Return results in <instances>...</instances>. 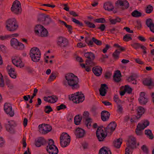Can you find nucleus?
Wrapping results in <instances>:
<instances>
[{"label": "nucleus", "instance_id": "1", "mask_svg": "<svg viewBox=\"0 0 154 154\" xmlns=\"http://www.w3.org/2000/svg\"><path fill=\"white\" fill-rule=\"evenodd\" d=\"M66 80L63 81V84L67 86L68 85L72 89H76L79 87V79L77 76L73 74L70 73L65 75Z\"/></svg>", "mask_w": 154, "mask_h": 154}, {"label": "nucleus", "instance_id": "2", "mask_svg": "<svg viewBox=\"0 0 154 154\" xmlns=\"http://www.w3.org/2000/svg\"><path fill=\"white\" fill-rule=\"evenodd\" d=\"M29 55L32 61L34 62H38L40 59L41 53L38 48L33 47L31 49Z\"/></svg>", "mask_w": 154, "mask_h": 154}, {"label": "nucleus", "instance_id": "3", "mask_svg": "<svg viewBox=\"0 0 154 154\" xmlns=\"http://www.w3.org/2000/svg\"><path fill=\"white\" fill-rule=\"evenodd\" d=\"M6 27L8 31L13 32L17 29L18 25L15 18L9 19L7 21Z\"/></svg>", "mask_w": 154, "mask_h": 154}, {"label": "nucleus", "instance_id": "4", "mask_svg": "<svg viewBox=\"0 0 154 154\" xmlns=\"http://www.w3.org/2000/svg\"><path fill=\"white\" fill-rule=\"evenodd\" d=\"M48 144L46 148L49 154H58V149L57 147L54 145V142L52 139H49Z\"/></svg>", "mask_w": 154, "mask_h": 154}, {"label": "nucleus", "instance_id": "5", "mask_svg": "<svg viewBox=\"0 0 154 154\" xmlns=\"http://www.w3.org/2000/svg\"><path fill=\"white\" fill-rule=\"evenodd\" d=\"M60 143L62 147H66L68 145L70 141V137L66 133H63L60 137Z\"/></svg>", "mask_w": 154, "mask_h": 154}, {"label": "nucleus", "instance_id": "6", "mask_svg": "<svg viewBox=\"0 0 154 154\" xmlns=\"http://www.w3.org/2000/svg\"><path fill=\"white\" fill-rule=\"evenodd\" d=\"M11 11L16 14H19L21 13V4L18 1L16 0L13 2L11 8Z\"/></svg>", "mask_w": 154, "mask_h": 154}, {"label": "nucleus", "instance_id": "7", "mask_svg": "<svg viewBox=\"0 0 154 154\" xmlns=\"http://www.w3.org/2000/svg\"><path fill=\"white\" fill-rule=\"evenodd\" d=\"M40 132L43 134H45L51 131L52 127L48 124H42L38 126Z\"/></svg>", "mask_w": 154, "mask_h": 154}, {"label": "nucleus", "instance_id": "8", "mask_svg": "<svg viewBox=\"0 0 154 154\" xmlns=\"http://www.w3.org/2000/svg\"><path fill=\"white\" fill-rule=\"evenodd\" d=\"M105 131L102 129L101 127H99L97 128L96 132V136L98 139L100 141H103L107 136V134H105Z\"/></svg>", "mask_w": 154, "mask_h": 154}, {"label": "nucleus", "instance_id": "9", "mask_svg": "<svg viewBox=\"0 0 154 154\" xmlns=\"http://www.w3.org/2000/svg\"><path fill=\"white\" fill-rule=\"evenodd\" d=\"M57 43L58 46L63 48L68 45L69 42L66 38L60 36L58 38Z\"/></svg>", "mask_w": 154, "mask_h": 154}, {"label": "nucleus", "instance_id": "10", "mask_svg": "<svg viewBox=\"0 0 154 154\" xmlns=\"http://www.w3.org/2000/svg\"><path fill=\"white\" fill-rule=\"evenodd\" d=\"M127 142L128 143H126V145L128 147H130L132 149L136 148V140L134 137L132 136H129Z\"/></svg>", "mask_w": 154, "mask_h": 154}, {"label": "nucleus", "instance_id": "11", "mask_svg": "<svg viewBox=\"0 0 154 154\" xmlns=\"http://www.w3.org/2000/svg\"><path fill=\"white\" fill-rule=\"evenodd\" d=\"M117 126V124L115 122H110L107 126L104 128L106 133H109L111 134L115 130Z\"/></svg>", "mask_w": 154, "mask_h": 154}, {"label": "nucleus", "instance_id": "12", "mask_svg": "<svg viewBox=\"0 0 154 154\" xmlns=\"http://www.w3.org/2000/svg\"><path fill=\"white\" fill-rule=\"evenodd\" d=\"M4 110L5 112L8 114L11 117H13L14 114V111L12 109L11 105L9 103H6L4 105Z\"/></svg>", "mask_w": 154, "mask_h": 154}, {"label": "nucleus", "instance_id": "13", "mask_svg": "<svg viewBox=\"0 0 154 154\" xmlns=\"http://www.w3.org/2000/svg\"><path fill=\"white\" fill-rule=\"evenodd\" d=\"M139 103L142 105H145L148 102V99L144 92H141L140 94V97L138 99Z\"/></svg>", "mask_w": 154, "mask_h": 154}, {"label": "nucleus", "instance_id": "14", "mask_svg": "<svg viewBox=\"0 0 154 154\" xmlns=\"http://www.w3.org/2000/svg\"><path fill=\"white\" fill-rule=\"evenodd\" d=\"M94 60H86L85 62L86 66L85 70L86 71H90L91 67L96 65V63L94 62Z\"/></svg>", "mask_w": 154, "mask_h": 154}, {"label": "nucleus", "instance_id": "15", "mask_svg": "<svg viewBox=\"0 0 154 154\" xmlns=\"http://www.w3.org/2000/svg\"><path fill=\"white\" fill-rule=\"evenodd\" d=\"M13 64L17 67H19L20 68L24 66V64L22 63L21 59L20 57L15 56L12 60Z\"/></svg>", "mask_w": 154, "mask_h": 154}, {"label": "nucleus", "instance_id": "16", "mask_svg": "<svg viewBox=\"0 0 154 154\" xmlns=\"http://www.w3.org/2000/svg\"><path fill=\"white\" fill-rule=\"evenodd\" d=\"M47 141L42 137H38L35 140V145L36 147H39L41 145H45L47 143Z\"/></svg>", "mask_w": 154, "mask_h": 154}, {"label": "nucleus", "instance_id": "17", "mask_svg": "<svg viewBox=\"0 0 154 154\" xmlns=\"http://www.w3.org/2000/svg\"><path fill=\"white\" fill-rule=\"evenodd\" d=\"M108 89V86L106 84H101L99 89L100 94L102 96H105L107 92L106 89Z\"/></svg>", "mask_w": 154, "mask_h": 154}, {"label": "nucleus", "instance_id": "18", "mask_svg": "<svg viewBox=\"0 0 154 154\" xmlns=\"http://www.w3.org/2000/svg\"><path fill=\"white\" fill-rule=\"evenodd\" d=\"M75 134L77 138H80L83 137L85 134V131L80 128H78L75 130Z\"/></svg>", "mask_w": 154, "mask_h": 154}, {"label": "nucleus", "instance_id": "19", "mask_svg": "<svg viewBox=\"0 0 154 154\" xmlns=\"http://www.w3.org/2000/svg\"><path fill=\"white\" fill-rule=\"evenodd\" d=\"M117 4L122 6L123 9H127L129 7V4L126 0H118L116 2V5Z\"/></svg>", "mask_w": 154, "mask_h": 154}, {"label": "nucleus", "instance_id": "20", "mask_svg": "<svg viewBox=\"0 0 154 154\" xmlns=\"http://www.w3.org/2000/svg\"><path fill=\"white\" fill-rule=\"evenodd\" d=\"M110 114L107 111L104 110L102 111L101 113V117L102 120L106 121L109 119Z\"/></svg>", "mask_w": 154, "mask_h": 154}, {"label": "nucleus", "instance_id": "21", "mask_svg": "<svg viewBox=\"0 0 154 154\" xmlns=\"http://www.w3.org/2000/svg\"><path fill=\"white\" fill-rule=\"evenodd\" d=\"M92 70L96 75L99 76L102 73V69L101 67L97 66L93 67Z\"/></svg>", "mask_w": 154, "mask_h": 154}, {"label": "nucleus", "instance_id": "22", "mask_svg": "<svg viewBox=\"0 0 154 154\" xmlns=\"http://www.w3.org/2000/svg\"><path fill=\"white\" fill-rule=\"evenodd\" d=\"M7 69L11 77L14 79L16 78V75L14 71L15 69L14 68H12L11 66L8 65L7 67Z\"/></svg>", "mask_w": 154, "mask_h": 154}, {"label": "nucleus", "instance_id": "23", "mask_svg": "<svg viewBox=\"0 0 154 154\" xmlns=\"http://www.w3.org/2000/svg\"><path fill=\"white\" fill-rule=\"evenodd\" d=\"M103 8L106 10L112 11L114 9L112 4L110 2H106L104 4Z\"/></svg>", "mask_w": 154, "mask_h": 154}, {"label": "nucleus", "instance_id": "24", "mask_svg": "<svg viewBox=\"0 0 154 154\" xmlns=\"http://www.w3.org/2000/svg\"><path fill=\"white\" fill-rule=\"evenodd\" d=\"M146 26L149 27L150 30L154 33V23H153L152 20L151 19H147L146 22Z\"/></svg>", "mask_w": 154, "mask_h": 154}, {"label": "nucleus", "instance_id": "25", "mask_svg": "<svg viewBox=\"0 0 154 154\" xmlns=\"http://www.w3.org/2000/svg\"><path fill=\"white\" fill-rule=\"evenodd\" d=\"M121 74L120 71L117 70L116 72L114 73L113 76V78L115 82H119L121 80Z\"/></svg>", "mask_w": 154, "mask_h": 154}, {"label": "nucleus", "instance_id": "26", "mask_svg": "<svg viewBox=\"0 0 154 154\" xmlns=\"http://www.w3.org/2000/svg\"><path fill=\"white\" fill-rule=\"evenodd\" d=\"M149 122L148 120H146L143 124L138 123L136 128L141 131L143 130L145 128L149 126Z\"/></svg>", "mask_w": 154, "mask_h": 154}, {"label": "nucleus", "instance_id": "27", "mask_svg": "<svg viewBox=\"0 0 154 154\" xmlns=\"http://www.w3.org/2000/svg\"><path fill=\"white\" fill-rule=\"evenodd\" d=\"M143 83L144 85L148 86H152L153 87L154 86L152 79L151 78L145 79L143 81Z\"/></svg>", "mask_w": 154, "mask_h": 154}, {"label": "nucleus", "instance_id": "28", "mask_svg": "<svg viewBox=\"0 0 154 154\" xmlns=\"http://www.w3.org/2000/svg\"><path fill=\"white\" fill-rule=\"evenodd\" d=\"M85 57L87 58V60H94L95 56L94 54L91 52H87L84 54Z\"/></svg>", "mask_w": 154, "mask_h": 154}, {"label": "nucleus", "instance_id": "29", "mask_svg": "<svg viewBox=\"0 0 154 154\" xmlns=\"http://www.w3.org/2000/svg\"><path fill=\"white\" fill-rule=\"evenodd\" d=\"M145 110L144 108L142 106H139L137 109V118L138 119L140 118L141 116L145 112Z\"/></svg>", "mask_w": 154, "mask_h": 154}, {"label": "nucleus", "instance_id": "30", "mask_svg": "<svg viewBox=\"0 0 154 154\" xmlns=\"http://www.w3.org/2000/svg\"><path fill=\"white\" fill-rule=\"evenodd\" d=\"M43 28L44 27L42 25L40 24L37 25L35 28V33L37 35L39 34Z\"/></svg>", "mask_w": 154, "mask_h": 154}, {"label": "nucleus", "instance_id": "31", "mask_svg": "<svg viewBox=\"0 0 154 154\" xmlns=\"http://www.w3.org/2000/svg\"><path fill=\"white\" fill-rule=\"evenodd\" d=\"M107 148L105 147L101 148L99 151V154H112L110 150H107Z\"/></svg>", "mask_w": 154, "mask_h": 154}, {"label": "nucleus", "instance_id": "32", "mask_svg": "<svg viewBox=\"0 0 154 154\" xmlns=\"http://www.w3.org/2000/svg\"><path fill=\"white\" fill-rule=\"evenodd\" d=\"M9 124L5 125V127L7 131L11 134L14 133V130L12 127V125H11L9 121H8Z\"/></svg>", "mask_w": 154, "mask_h": 154}, {"label": "nucleus", "instance_id": "33", "mask_svg": "<svg viewBox=\"0 0 154 154\" xmlns=\"http://www.w3.org/2000/svg\"><path fill=\"white\" fill-rule=\"evenodd\" d=\"M122 139L119 138L117 139L116 141H114L113 142L114 146L117 148H119L122 143Z\"/></svg>", "mask_w": 154, "mask_h": 154}, {"label": "nucleus", "instance_id": "34", "mask_svg": "<svg viewBox=\"0 0 154 154\" xmlns=\"http://www.w3.org/2000/svg\"><path fill=\"white\" fill-rule=\"evenodd\" d=\"M122 18L117 17L116 18L109 19V21L113 25L117 23H120L121 21Z\"/></svg>", "mask_w": 154, "mask_h": 154}, {"label": "nucleus", "instance_id": "35", "mask_svg": "<svg viewBox=\"0 0 154 154\" xmlns=\"http://www.w3.org/2000/svg\"><path fill=\"white\" fill-rule=\"evenodd\" d=\"M19 42L17 39L15 38H12L10 41L11 45L15 48H17Z\"/></svg>", "mask_w": 154, "mask_h": 154}, {"label": "nucleus", "instance_id": "36", "mask_svg": "<svg viewBox=\"0 0 154 154\" xmlns=\"http://www.w3.org/2000/svg\"><path fill=\"white\" fill-rule=\"evenodd\" d=\"M82 119V117H80L79 115L76 116L74 118V122L75 125H79Z\"/></svg>", "mask_w": 154, "mask_h": 154}, {"label": "nucleus", "instance_id": "37", "mask_svg": "<svg viewBox=\"0 0 154 154\" xmlns=\"http://www.w3.org/2000/svg\"><path fill=\"white\" fill-rule=\"evenodd\" d=\"M52 22V19L48 15H46L43 24L45 25H48Z\"/></svg>", "mask_w": 154, "mask_h": 154}, {"label": "nucleus", "instance_id": "38", "mask_svg": "<svg viewBox=\"0 0 154 154\" xmlns=\"http://www.w3.org/2000/svg\"><path fill=\"white\" fill-rule=\"evenodd\" d=\"M132 16L135 17H141L142 15V13L137 10H135L131 13Z\"/></svg>", "mask_w": 154, "mask_h": 154}, {"label": "nucleus", "instance_id": "39", "mask_svg": "<svg viewBox=\"0 0 154 154\" xmlns=\"http://www.w3.org/2000/svg\"><path fill=\"white\" fill-rule=\"evenodd\" d=\"M92 119L90 118H86L85 119V124L86 126L89 128H90L91 126Z\"/></svg>", "mask_w": 154, "mask_h": 154}, {"label": "nucleus", "instance_id": "40", "mask_svg": "<svg viewBox=\"0 0 154 154\" xmlns=\"http://www.w3.org/2000/svg\"><path fill=\"white\" fill-rule=\"evenodd\" d=\"M40 35L42 37H46L48 36V32L45 28L44 27L43 29L41 31V32L40 33Z\"/></svg>", "mask_w": 154, "mask_h": 154}, {"label": "nucleus", "instance_id": "41", "mask_svg": "<svg viewBox=\"0 0 154 154\" xmlns=\"http://www.w3.org/2000/svg\"><path fill=\"white\" fill-rule=\"evenodd\" d=\"M46 15V14H42L39 15L38 18V21L40 22L44 21Z\"/></svg>", "mask_w": 154, "mask_h": 154}, {"label": "nucleus", "instance_id": "42", "mask_svg": "<svg viewBox=\"0 0 154 154\" xmlns=\"http://www.w3.org/2000/svg\"><path fill=\"white\" fill-rule=\"evenodd\" d=\"M131 35L130 34H127L124 35L123 38V40L125 42H128L129 41L132 40V38L131 37Z\"/></svg>", "mask_w": 154, "mask_h": 154}, {"label": "nucleus", "instance_id": "43", "mask_svg": "<svg viewBox=\"0 0 154 154\" xmlns=\"http://www.w3.org/2000/svg\"><path fill=\"white\" fill-rule=\"evenodd\" d=\"M131 45L135 49H137L139 48H141V46H143L142 45H141L140 44L136 42L131 44Z\"/></svg>", "mask_w": 154, "mask_h": 154}, {"label": "nucleus", "instance_id": "44", "mask_svg": "<svg viewBox=\"0 0 154 154\" xmlns=\"http://www.w3.org/2000/svg\"><path fill=\"white\" fill-rule=\"evenodd\" d=\"M120 52V51H118V50H116L112 54V57L116 59H118Z\"/></svg>", "mask_w": 154, "mask_h": 154}, {"label": "nucleus", "instance_id": "45", "mask_svg": "<svg viewBox=\"0 0 154 154\" xmlns=\"http://www.w3.org/2000/svg\"><path fill=\"white\" fill-rule=\"evenodd\" d=\"M85 23L87 25V26L91 28H94L95 27V25L94 24L88 21V20L85 21Z\"/></svg>", "mask_w": 154, "mask_h": 154}, {"label": "nucleus", "instance_id": "46", "mask_svg": "<svg viewBox=\"0 0 154 154\" xmlns=\"http://www.w3.org/2000/svg\"><path fill=\"white\" fill-rule=\"evenodd\" d=\"M124 89L126 92H127L128 94H130L132 92V88L130 87L128 85H125Z\"/></svg>", "mask_w": 154, "mask_h": 154}, {"label": "nucleus", "instance_id": "47", "mask_svg": "<svg viewBox=\"0 0 154 154\" xmlns=\"http://www.w3.org/2000/svg\"><path fill=\"white\" fill-rule=\"evenodd\" d=\"M44 111L48 114H49L51 112L53 111V110L50 106H47L45 107Z\"/></svg>", "mask_w": 154, "mask_h": 154}, {"label": "nucleus", "instance_id": "48", "mask_svg": "<svg viewBox=\"0 0 154 154\" xmlns=\"http://www.w3.org/2000/svg\"><path fill=\"white\" fill-rule=\"evenodd\" d=\"M153 10V8L151 5H148L146 8V12L147 14H150L152 12Z\"/></svg>", "mask_w": 154, "mask_h": 154}, {"label": "nucleus", "instance_id": "49", "mask_svg": "<svg viewBox=\"0 0 154 154\" xmlns=\"http://www.w3.org/2000/svg\"><path fill=\"white\" fill-rule=\"evenodd\" d=\"M72 22L78 24L79 26H83L82 23L79 20H77L76 19L72 18Z\"/></svg>", "mask_w": 154, "mask_h": 154}, {"label": "nucleus", "instance_id": "50", "mask_svg": "<svg viewBox=\"0 0 154 154\" xmlns=\"http://www.w3.org/2000/svg\"><path fill=\"white\" fill-rule=\"evenodd\" d=\"M92 40H93L94 43L97 45H101L102 44L101 41L96 39L94 37H93L92 38Z\"/></svg>", "mask_w": 154, "mask_h": 154}, {"label": "nucleus", "instance_id": "51", "mask_svg": "<svg viewBox=\"0 0 154 154\" xmlns=\"http://www.w3.org/2000/svg\"><path fill=\"white\" fill-rule=\"evenodd\" d=\"M85 99L84 95L83 94H80L79 96H78V101L80 102H82Z\"/></svg>", "mask_w": 154, "mask_h": 154}, {"label": "nucleus", "instance_id": "52", "mask_svg": "<svg viewBox=\"0 0 154 154\" xmlns=\"http://www.w3.org/2000/svg\"><path fill=\"white\" fill-rule=\"evenodd\" d=\"M50 97H51L50 98H51L52 100H51V103H54L56 102L58 100V98L56 96L52 95L50 96Z\"/></svg>", "mask_w": 154, "mask_h": 154}, {"label": "nucleus", "instance_id": "53", "mask_svg": "<svg viewBox=\"0 0 154 154\" xmlns=\"http://www.w3.org/2000/svg\"><path fill=\"white\" fill-rule=\"evenodd\" d=\"M66 108V106L63 104H62L60 106H57L56 109L57 111H59L61 109H64Z\"/></svg>", "mask_w": 154, "mask_h": 154}, {"label": "nucleus", "instance_id": "54", "mask_svg": "<svg viewBox=\"0 0 154 154\" xmlns=\"http://www.w3.org/2000/svg\"><path fill=\"white\" fill-rule=\"evenodd\" d=\"M94 21L98 23H103L106 22V20L104 18H100L96 19Z\"/></svg>", "mask_w": 154, "mask_h": 154}, {"label": "nucleus", "instance_id": "55", "mask_svg": "<svg viewBox=\"0 0 154 154\" xmlns=\"http://www.w3.org/2000/svg\"><path fill=\"white\" fill-rule=\"evenodd\" d=\"M78 95H75L73 94L72 95L71 97L69 98L70 100H72L73 102L76 103H79V102L77 101V100H75L76 97H77Z\"/></svg>", "mask_w": 154, "mask_h": 154}, {"label": "nucleus", "instance_id": "56", "mask_svg": "<svg viewBox=\"0 0 154 154\" xmlns=\"http://www.w3.org/2000/svg\"><path fill=\"white\" fill-rule=\"evenodd\" d=\"M56 78L55 73L54 72H52L50 75L48 80L51 81H53Z\"/></svg>", "mask_w": 154, "mask_h": 154}, {"label": "nucleus", "instance_id": "57", "mask_svg": "<svg viewBox=\"0 0 154 154\" xmlns=\"http://www.w3.org/2000/svg\"><path fill=\"white\" fill-rule=\"evenodd\" d=\"M5 140L2 137H0V147H2L4 146L5 145Z\"/></svg>", "mask_w": 154, "mask_h": 154}, {"label": "nucleus", "instance_id": "58", "mask_svg": "<svg viewBox=\"0 0 154 154\" xmlns=\"http://www.w3.org/2000/svg\"><path fill=\"white\" fill-rule=\"evenodd\" d=\"M18 44L17 48L19 47V48H18V49L22 50L24 49L25 47L23 43L19 42Z\"/></svg>", "mask_w": 154, "mask_h": 154}, {"label": "nucleus", "instance_id": "59", "mask_svg": "<svg viewBox=\"0 0 154 154\" xmlns=\"http://www.w3.org/2000/svg\"><path fill=\"white\" fill-rule=\"evenodd\" d=\"M135 76L133 75H131L130 77H128L127 80L128 82H132L135 80L136 79L135 78H134Z\"/></svg>", "mask_w": 154, "mask_h": 154}, {"label": "nucleus", "instance_id": "60", "mask_svg": "<svg viewBox=\"0 0 154 154\" xmlns=\"http://www.w3.org/2000/svg\"><path fill=\"white\" fill-rule=\"evenodd\" d=\"M141 149L146 153H148V149L145 145H143L141 147Z\"/></svg>", "mask_w": 154, "mask_h": 154}, {"label": "nucleus", "instance_id": "61", "mask_svg": "<svg viewBox=\"0 0 154 154\" xmlns=\"http://www.w3.org/2000/svg\"><path fill=\"white\" fill-rule=\"evenodd\" d=\"M111 75L112 74L110 72H106L105 74L104 77L106 79H109L110 78Z\"/></svg>", "mask_w": 154, "mask_h": 154}, {"label": "nucleus", "instance_id": "62", "mask_svg": "<svg viewBox=\"0 0 154 154\" xmlns=\"http://www.w3.org/2000/svg\"><path fill=\"white\" fill-rule=\"evenodd\" d=\"M65 26L68 29V32L70 33H71L72 32V26L71 25H68L67 24Z\"/></svg>", "mask_w": 154, "mask_h": 154}, {"label": "nucleus", "instance_id": "63", "mask_svg": "<svg viewBox=\"0 0 154 154\" xmlns=\"http://www.w3.org/2000/svg\"><path fill=\"white\" fill-rule=\"evenodd\" d=\"M6 84L7 85L8 87L10 89H12L13 88V86L11 84L9 80H6Z\"/></svg>", "mask_w": 154, "mask_h": 154}, {"label": "nucleus", "instance_id": "64", "mask_svg": "<svg viewBox=\"0 0 154 154\" xmlns=\"http://www.w3.org/2000/svg\"><path fill=\"white\" fill-rule=\"evenodd\" d=\"M97 28L100 29L101 31H103L105 29L106 27L104 24H101L100 26L98 27Z\"/></svg>", "mask_w": 154, "mask_h": 154}]
</instances>
